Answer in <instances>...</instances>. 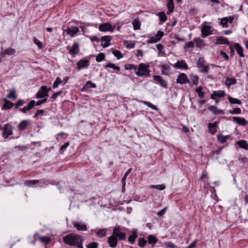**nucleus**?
<instances>
[{
    "instance_id": "10",
    "label": "nucleus",
    "mask_w": 248,
    "mask_h": 248,
    "mask_svg": "<svg viewBox=\"0 0 248 248\" xmlns=\"http://www.w3.org/2000/svg\"><path fill=\"white\" fill-rule=\"evenodd\" d=\"M99 30L101 31H113L115 29V27L112 26V25L108 23H103L100 24L99 26Z\"/></svg>"
},
{
    "instance_id": "18",
    "label": "nucleus",
    "mask_w": 248,
    "mask_h": 248,
    "mask_svg": "<svg viewBox=\"0 0 248 248\" xmlns=\"http://www.w3.org/2000/svg\"><path fill=\"white\" fill-rule=\"evenodd\" d=\"M118 239L113 234L110 236L108 239V242L109 246L111 248H115L117 245Z\"/></svg>"
},
{
    "instance_id": "56",
    "label": "nucleus",
    "mask_w": 248,
    "mask_h": 248,
    "mask_svg": "<svg viewBox=\"0 0 248 248\" xmlns=\"http://www.w3.org/2000/svg\"><path fill=\"white\" fill-rule=\"evenodd\" d=\"M95 87H96V85L94 83H93L91 81H88L85 84V86L84 87V88H94Z\"/></svg>"
},
{
    "instance_id": "7",
    "label": "nucleus",
    "mask_w": 248,
    "mask_h": 248,
    "mask_svg": "<svg viewBox=\"0 0 248 248\" xmlns=\"http://www.w3.org/2000/svg\"><path fill=\"white\" fill-rule=\"evenodd\" d=\"M211 26L206 25H203L202 27V37L205 38L207 36L212 34L211 31Z\"/></svg>"
},
{
    "instance_id": "12",
    "label": "nucleus",
    "mask_w": 248,
    "mask_h": 248,
    "mask_svg": "<svg viewBox=\"0 0 248 248\" xmlns=\"http://www.w3.org/2000/svg\"><path fill=\"white\" fill-rule=\"evenodd\" d=\"M79 51V46L78 43H75L72 47L69 49V53L73 57H75Z\"/></svg>"
},
{
    "instance_id": "50",
    "label": "nucleus",
    "mask_w": 248,
    "mask_h": 248,
    "mask_svg": "<svg viewBox=\"0 0 248 248\" xmlns=\"http://www.w3.org/2000/svg\"><path fill=\"white\" fill-rule=\"evenodd\" d=\"M150 187L152 188H155L159 190H162L165 188V186L164 185H151Z\"/></svg>"
},
{
    "instance_id": "25",
    "label": "nucleus",
    "mask_w": 248,
    "mask_h": 248,
    "mask_svg": "<svg viewBox=\"0 0 248 248\" xmlns=\"http://www.w3.org/2000/svg\"><path fill=\"white\" fill-rule=\"evenodd\" d=\"M234 47L236 49L237 53L239 54L241 57H244L245 56L243 53V48L238 43H235Z\"/></svg>"
},
{
    "instance_id": "11",
    "label": "nucleus",
    "mask_w": 248,
    "mask_h": 248,
    "mask_svg": "<svg viewBox=\"0 0 248 248\" xmlns=\"http://www.w3.org/2000/svg\"><path fill=\"white\" fill-rule=\"evenodd\" d=\"M153 78L155 81L159 83L163 87L165 88H167L168 87V82L165 80L162 77L157 75H154Z\"/></svg>"
},
{
    "instance_id": "47",
    "label": "nucleus",
    "mask_w": 248,
    "mask_h": 248,
    "mask_svg": "<svg viewBox=\"0 0 248 248\" xmlns=\"http://www.w3.org/2000/svg\"><path fill=\"white\" fill-rule=\"evenodd\" d=\"M105 58V55L103 53H100L96 56V61L97 62H101L104 60Z\"/></svg>"
},
{
    "instance_id": "9",
    "label": "nucleus",
    "mask_w": 248,
    "mask_h": 248,
    "mask_svg": "<svg viewBox=\"0 0 248 248\" xmlns=\"http://www.w3.org/2000/svg\"><path fill=\"white\" fill-rule=\"evenodd\" d=\"M12 126L10 124L5 125L2 130V136L4 138L6 139L9 136L12 134Z\"/></svg>"
},
{
    "instance_id": "23",
    "label": "nucleus",
    "mask_w": 248,
    "mask_h": 248,
    "mask_svg": "<svg viewBox=\"0 0 248 248\" xmlns=\"http://www.w3.org/2000/svg\"><path fill=\"white\" fill-rule=\"evenodd\" d=\"M217 122H215L214 123L208 124V130L209 132L212 135L214 134L217 132Z\"/></svg>"
},
{
    "instance_id": "15",
    "label": "nucleus",
    "mask_w": 248,
    "mask_h": 248,
    "mask_svg": "<svg viewBox=\"0 0 248 248\" xmlns=\"http://www.w3.org/2000/svg\"><path fill=\"white\" fill-rule=\"evenodd\" d=\"M35 105V102L34 100H31L28 105L26 107H24L23 108H20L19 111L21 112L26 113L28 111L33 108Z\"/></svg>"
},
{
    "instance_id": "37",
    "label": "nucleus",
    "mask_w": 248,
    "mask_h": 248,
    "mask_svg": "<svg viewBox=\"0 0 248 248\" xmlns=\"http://www.w3.org/2000/svg\"><path fill=\"white\" fill-rule=\"evenodd\" d=\"M39 239L41 242L44 243L45 244L49 243L51 241V239L47 236H41L39 237Z\"/></svg>"
},
{
    "instance_id": "60",
    "label": "nucleus",
    "mask_w": 248,
    "mask_h": 248,
    "mask_svg": "<svg viewBox=\"0 0 248 248\" xmlns=\"http://www.w3.org/2000/svg\"><path fill=\"white\" fill-rule=\"evenodd\" d=\"M156 48L159 51V53H161V54L164 53V51H163V46L161 44H157L156 45Z\"/></svg>"
},
{
    "instance_id": "6",
    "label": "nucleus",
    "mask_w": 248,
    "mask_h": 248,
    "mask_svg": "<svg viewBox=\"0 0 248 248\" xmlns=\"http://www.w3.org/2000/svg\"><path fill=\"white\" fill-rule=\"evenodd\" d=\"M176 83L181 84H185L190 83V81L186 74L185 73H181L178 75L176 79Z\"/></svg>"
},
{
    "instance_id": "3",
    "label": "nucleus",
    "mask_w": 248,
    "mask_h": 248,
    "mask_svg": "<svg viewBox=\"0 0 248 248\" xmlns=\"http://www.w3.org/2000/svg\"><path fill=\"white\" fill-rule=\"evenodd\" d=\"M197 67L201 69L202 73H208L210 68L208 66L205 65V62L203 58L200 57L197 62Z\"/></svg>"
},
{
    "instance_id": "42",
    "label": "nucleus",
    "mask_w": 248,
    "mask_h": 248,
    "mask_svg": "<svg viewBox=\"0 0 248 248\" xmlns=\"http://www.w3.org/2000/svg\"><path fill=\"white\" fill-rule=\"evenodd\" d=\"M202 88L201 86L195 89V92L198 93V96L201 98H203L204 96V93L202 92Z\"/></svg>"
},
{
    "instance_id": "59",
    "label": "nucleus",
    "mask_w": 248,
    "mask_h": 248,
    "mask_svg": "<svg viewBox=\"0 0 248 248\" xmlns=\"http://www.w3.org/2000/svg\"><path fill=\"white\" fill-rule=\"evenodd\" d=\"M62 91H60L58 92L55 93L52 95L51 98L52 99H53L54 100H55L58 97V96H59L60 95H61V94H62Z\"/></svg>"
},
{
    "instance_id": "27",
    "label": "nucleus",
    "mask_w": 248,
    "mask_h": 248,
    "mask_svg": "<svg viewBox=\"0 0 248 248\" xmlns=\"http://www.w3.org/2000/svg\"><path fill=\"white\" fill-rule=\"evenodd\" d=\"M217 44H227L230 45V42L228 41L227 38L225 37H219L217 38Z\"/></svg>"
},
{
    "instance_id": "61",
    "label": "nucleus",
    "mask_w": 248,
    "mask_h": 248,
    "mask_svg": "<svg viewBox=\"0 0 248 248\" xmlns=\"http://www.w3.org/2000/svg\"><path fill=\"white\" fill-rule=\"evenodd\" d=\"M44 112V110L43 109H38L34 114L33 117L36 118L40 114H42Z\"/></svg>"
},
{
    "instance_id": "45",
    "label": "nucleus",
    "mask_w": 248,
    "mask_h": 248,
    "mask_svg": "<svg viewBox=\"0 0 248 248\" xmlns=\"http://www.w3.org/2000/svg\"><path fill=\"white\" fill-rule=\"evenodd\" d=\"M124 45L127 48H133L135 46V44L134 43H133L131 41H127V40L124 41Z\"/></svg>"
},
{
    "instance_id": "31",
    "label": "nucleus",
    "mask_w": 248,
    "mask_h": 248,
    "mask_svg": "<svg viewBox=\"0 0 248 248\" xmlns=\"http://www.w3.org/2000/svg\"><path fill=\"white\" fill-rule=\"evenodd\" d=\"M230 138L229 135L223 136L222 135H218L217 136V139L219 142L222 144L225 143Z\"/></svg>"
},
{
    "instance_id": "35",
    "label": "nucleus",
    "mask_w": 248,
    "mask_h": 248,
    "mask_svg": "<svg viewBox=\"0 0 248 248\" xmlns=\"http://www.w3.org/2000/svg\"><path fill=\"white\" fill-rule=\"evenodd\" d=\"M107 229H101L98 230L96 233L97 236L99 237H103L106 236Z\"/></svg>"
},
{
    "instance_id": "43",
    "label": "nucleus",
    "mask_w": 248,
    "mask_h": 248,
    "mask_svg": "<svg viewBox=\"0 0 248 248\" xmlns=\"http://www.w3.org/2000/svg\"><path fill=\"white\" fill-rule=\"evenodd\" d=\"M134 29L135 30H139L140 27V21L138 19H135L132 22Z\"/></svg>"
},
{
    "instance_id": "63",
    "label": "nucleus",
    "mask_w": 248,
    "mask_h": 248,
    "mask_svg": "<svg viewBox=\"0 0 248 248\" xmlns=\"http://www.w3.org/2000/svg\"><path fill=\"white\" fill-rule=\"evenodd\" d=\"M241 112V110L240 108H235L232 112H230L232 114H240Z\"/></svg>"
},
{
    "instance_id": "1",
    "label": "nucleus",
    "mask_w": 248,
    "mask_h": 248,
    "mask_svg": "<svg viewBox=\"0 0 248 248\" xmlns=\"http://www.w3.org/2000/svg\"><path fill=\"white\" fill-rule=\"evenodd\" d=\"M63 242L70 246H76L78 248H83L84 239L82 236L75 233H69L62 237Z\"/></svg>"
},
{
    "instance_id": "62",
    "label": "nucleus",
    "mask_w": 248,
    "mask_h": 248,
    "mask_svg": "<svg viewBox=\"0 0 248 248\" xmlns=\"http://www.w3.org/2000/svg\"><path fill=\"white\" fill-rule=\"evenodd\" d=\"M134 64H125L124 68L125 70H133V66H134Z\"/></svg>"
},
{
    "instance_id": "48",
    "label": "nucleus",
    "mask_w": 248,
    "mask_h": 248,
    "mask_svg": "<svg viewBox=\"0 0 248 248\" xmlns=\"http://www.w3.org/2000/svg\"><path fill=\"white\" fill-rule=\"evenodd\" d=\"M226 84L229 86L231 85L235 84L236 83V79L233 78H226Z\"/></svg>"
},
{
    "instance_id": "41",
    "label": "nucleus",
    "mask_w": 248,
    "mask_h": 248,
    "mask_svg": "<svg viewBox=\"0 0 248 248\" xmlns=\"http://www.w3.org/2000/svg\"><path fill=\"white\" fill-rule=\"evenodd\" d=\"M228 21H229V19H228V17H223V18L221 19L220 22V24L222 26V27H225V28L228 27Z\"/></svg>"
},
{
    "instance_id": "22",
    "label": "nucleus",
    "mask_w": 248,
    "mask_h": 248,
    "mask_svg": "<svg viewBox=\"0 0 248 248\" xmlns=\"http://www.w3.org/2000/svg\"><path fill=\"white\" fill-rule=\"evenodd\" d=\"M225 95V93L224 91H214L213 93L211 94V98L212 99H215V97H223Z\"/></svg>"
},
{
    "instance_id": "46",
    "label": "nucleus",
    "mask_w": 248,
    "mask_h": 248,
    "mask_svg": "<svg viewBox=\"0 0 248 248\" xmlns=\"http://www.w3.org/2000/svg\"><path fill=\"white\" fill-rule=\"evenodd\" d=\"M16 53V50L12 48H8L5 49L3 54H5L8 55H12Z\"/></svg>"
},
{
    "instance_id": "4",
    "label": "nucleus",
    "mask_w": 248,
    "mask_h": 248,
    "mask_svg": "<svg viewBox=\"0 0 248 248\" xmlns=\"http://www.w3.org/2000/svg\"><path fill=\"white\" fill-rule=\"evenodd\" d=\"M113 235L116 237H118L119 240H124L126 238L125 234L121 231L120 228L118 226L114 227L113 230Z\"/></svg>"
},
{
    "instance_id": "2",
    "label": "nucleus",
    "mask_w": 248,
    "mask_h": 248,
    "mask_svg": "<svg viewBox=\"0 0 248 248\" xmlns=\"http://www.w3.org/2000/svg\"><path fill=\"white\" fill-rule=\"evenodd\" d=\"M150 65L147 63H141L136 75L139 77H149L150 76Z\"/></svg>"
},
{
    "instance_id": "32",
    "label": "nucleus",
    "mask_w": 248,
    "mask_h": 248,
    "mask_svg": "<svg viewBox=\"0 0 248 248\" xmlns=\"http://www.w3.org/2000/svg\"><path fill=\"white\" fill-rule=\"evenodd\" d=\"M147 242L153 245L155 244L157 242V238L154 235H149L148 236Z\"/></svg>"
},
{
    "instance_id": "64",
    "label": "nucleus",
    "mask_w": 248,
    "mask_h": 248,
    "mask_svg": "<svg viewBox=\"0 0 248 248\" xmlns=\"http://www.w3.org/2000/svg\"><path fill=\"white\" fill-rule=\"evenodd\" d=\"M194 46V42L190 41L188 42L186 46H185V48H191L193 47Z\"/></svg>"
},
{
    "instance_id": "17",
    "label": "nucleus",
    "mask_w": 248,
    "mask_h": 248,
    "mask_svg": "<svg viewBox=\"0 0 248 248\" xmlns=\"http://www.w3.org/2000/svg\"><path fill=\"white\" fill-rule=\"evenodd\" d=\"M174 68L178 69H187L188 66L184 60L181 61H177L176 63L173 65Z\"/></svg>"
},
{
    "instance_id": "58",
    "label": "nucleus",
    "mask_w": 248,
    "mask_h": 248,
    "mask_svg": "<svg viewBox=\"0 0 248 248\" xmlns=\"http://www.w3.org/2000/svg\"><path fill=\"white\" fill-rule=\"evenodd\" d=\"M24 104V101L22 99H20L14 106H15V108L17 109L19 106H23Z\"/></svg>"
},
{
    "instance_id": "24",
    "label": "nucleus",
    "mask_w": 248,
    "mask_h": 248,
    "mask_svg": "<svg viewBox=\"0 0 248 248\" xmlns=\"http://www.w3.org/2000/svg\"><path fill=\"white\" fill-rule=\"evenodd\" d=\"M138 237V235L137 234V230L135 229H133L132 230V233L130 235L128 239V241L131 244H133L136 239Z\"/></svg>"
},
{
    "instance_id": "54",
    "label": "nucleus",
    "mask_w": 248,
    "mask_h": 248,
    "mask_svg": "<svg viewBox=\"0 0 248 248\" xmlns=\"http://www.w3.org/2000/svg\"><path fill=\"white\" fill-rule=\"evenodd\" d=\"M112 53L118 59H120L123 57V55L122 53L117 50H114L112 52Z\"/></svg>"
},
{
    "instance_id": "52",
    "label": "nucleus",
    "mask_w": 248,
    "mask_h": 248,
    "mask_svg": "<svg viewBox=\"0 0 248 248\" xmlns=\"http://www.w3.org/2000/svg\"><path fill=\"white\" fill-rule=\"evenodd\" d=\"M33 41L34 43L40 49H41L43 47L42 42L38 40L36 37H33Z\"/></svg>"
},
{
    "instance_id": "51",
    "label": "nucleus",
    "mask_w": 248,
    "mask_h": 248,
    "mask_svg": "<svg viewBox=\"0 0 248 248\" xmlns=\"http://www.w3.org/2000/svg\"><path fill=\"white\" fill-rule=\"evenodd\" d=\"M107 67L112 68L114 70L118 71H120V68L119 66H116L115 64L110 63H108V64H107L105 66V68H107Z\"/></svg>"
},
{
    "instance_id": "29",
    "label": "nucleus",
    "mask_w": 248,
    "mask_h": 248,
    "mask_svg": "<svg viewBox=\"0 0 248 248\" xmlns=\"http://www.w3.org/2000/svg\"><path fill=\"white\" fill-rule=\"evenodd\" d=\"M167 7L168 10L167 12V14L168 15H169L170 14L173 12L174 9V4L173 0H169L167 3Z\"/></svg>"
},
{
    "instance_id": "8",
    "label": "nucleus",
    "mask_w": 248,
    "mask_h": 248,
    "mask_svg": "<svg viewBox=\"0 0 248 248\" xmlns=\"http://www.w3.org/2000/svg\"><path fill=\"white\" fill-rule=\"evenodd\" d=\"M164 35V32L162 31H158L157 34L154 36L151 37L150 39L147 41L148 44H153L156 43L160 41Z\"/></svg>"
},
{
    "instance_id": "57",
    "label": "nucleus",
    "mask_w": 248,
    "mask_h": 248,
    "mask_svg": "<svg viewBox=\"0 0 248 248\" xmlns=\"http://www.w3.org/2000/svg\"><path fill=\"white\" fill-rule=\"evenodd\" d=\"M191 80L194 85H197L198 84L199 78L196 75L192 76L191 77Z\"/></svg>"
},
{
    "instance_id": "34",
    "label": "nucleus",
    "mask_w": 248,
    "mask_h": 248,
    "mask_svg": "<svg viewBox=\"0 0 248 248\" xmlns=\"http://www.w3.org/2000/svg\"><path fill=\"white\" fill-rule=\"evenodd\" d=\"M147 243V241L145 240L144 238L140 237L138 239V245L142 248H143Z\"/></svg>"
},
{
    "instance_id": "5",
    "label": "nucleus",
    "mask_w": 248,
    "mask_h": 248,
    "mask_svg": "<svg viewBox=\"0 0 248 248\" xmlns=\"http://www.w3.org/2000/svg\"><path fill=\"white\" fill-rule=\"evenodd\" d=\"M50 89L47 88L46 86H43L36 94V97L38 99L43 98L48 95V92Z\"/></svg>"
},
{
    "instance_id": "33",
    "label": "nucleus",
    "mask_w": 248,
    "mask_h": 248,
    "mask_svg": "<svg viewBox=\"0 0 248 248\" xmlns=\"http://www.w3.org/2000/svg\"><path fill=\"white\" fill-rule=\"evenodd\" d=\"M237 144L240 147L246 150H248V144L246 141L244 140L238 141H237Z\"/></svg>"
},
{
    "instance_id": "21",
    "label": "nucleus",
    "mask_w": 248,
    "mask_h": 248,
    "mask_svg": "<svg viewBox=\"0 0 248 248\" xmlns=\"http://www.w3.org/2000/svg\"><path fill=\"white\" fill-rule=\"evenodd\" d=\"M162 74L169 76L170 73V67L168 64H163L161 66Z\"/></svg>"
},
{
    "instance_id": "16",
    "label": "nucleus",
    "mask_w": 248,
    "mask_h": 248,
    "mask_svg": "<svg viewBox=\"0 0 248 248\" xmlns=\"http://www.w3.org/2000/svg\"><path fill=\"white\" fill-rule=\"evenodd\" d=\"M89 61L86 59H81L77 63V69L80 70L82 68L88 67Z\"/></svg>"
},
{
    "instance_id": "20",
    "label": "nucleus",
    "mask_w": 248,
    "mask_h": 248,
    "mask_svg": "<svg viewBox=\"0 0 248 248\" xmlns=\"http://www.w3.org/2000/svg\"><path fill=\"white\" fill-rule=\"evenodd\" d=\"M232 120L234 122H236L240 125L245 126L248 123L247 120L245 118L242 117H233Z\"/></svg>"
},
{
    "instance_id": "44",
    "label": "nucleus",
    "mask_w": 248,
    "mask_h": 248,
    "mask_svg": "<svg viewBox=\"0 0 248 248\" xmlns=\"http://www.w3.org/2000/svg\"><path fill=\"white\" fill-rule=\"evenodd\" d=\"M228 100L229 102L232 104H238V105H241V101L240 100H238V99L233 98L230 96L228 97Z\"/></svg>"
},
{
    "instance_id": "39",
    "label": "nucleus",
    "mask_w": 248,
    "mask_h": 248,
    "mask_svg": "<svg viewBox=\"0 0 248 248\" xmlns=\"http://www.w3.org/2000/svg\"><path fill=\"white\" fill-rule=\"evenodd\" d=\"M63 82V81H62L61 78H60L59 77H57L56 78V80L55 81H54V82L53 83V88L54 89H55V88H57L59 85L60 84H62V83Z\"/></svg>"
},
{
    "instance_id": "40",
    "label": "nucleus",
    "mask_w": 248,
    "mask_h": 248,
    "mask_svg": "<svg viewBox=\"0 0 248 248\" xmlns=\"http://www.w3.org/2000/svg\"><path fill=\"white\" fill-rule=\"evenodd\" d=\"M158 15L159 16L160 22H164L167 20V18L164 12L158 13Z\"/></svg>"
},
{
    "instance_id": "13",
    "label": "nucleus",
    "mask_w": 248,
    "mask_h": 248,
    "mask_svg": "<svg viewBox=\"0 0 248 248\" xmlns=\"http://www.w3.org/2000/svg\"><path fill=\"white\" fill-rule=\"evenodd\" d=\"M79 31L78 27H74L73 29L67 28L66 30H64V32H66L68 35L71 37H74L76 34Z\"/></svg>"
},
{
    "instance_id": "28",
    "label": "nucleus",
    "mask_w": 248,
    "mask_h": 248,
    "mask_svg": "<svg viewBox=\"0 0 248 248\" xmlns=\"http://www.w3.org/2000/svg\"><path fill=\"white\" fill-rule=\"evenodd\" d=\"M3 101L4 102V103L3 105V108L4 109H9L12 108L14 105V103H12L6 99H3Z\"/></svg>"
},
{
    "instance_id": "38",
    "label": "nucleus",
    "mask_w": 248,
    "mask_h": 248,
    "mask_svg": "<svg viewBox=\"0 0 248 248\" xmlns=\"http://www.w3.org/2000/svg\"><path fill=\"white\" fill-rule=\"evenodd\" d=\"M194 42H195L196 46L197 47H199L204 45L203 41L199 37L195 38Z\"/></svg>"
},
{
    "instance_id": "30",
    "label": "nucleus",
    "mask_w": 248,
    "mask_h": 248,
    "mask_svg": "<svg viewBox=\"0 0 248 248\" xmlns=\"http://www.w3.org/2000/svg\"><path fill=\"white\" fill-rule=\"evenodd\" d=\"M208 109L213 112L215 114H223L224 112L222 110L217 109V108L213 106H210L208 107Z\"/></svg>"
},
{
    "instance_id": "55",
    "label": "nucleus",
    "mask_w": 248,
    "mask_h": 248,
    "mask_svg": "<svg viewBox=\"0 0 248 248\" xmlns=\"http://www.w3.org/2000/svg\"><path fill=\"white\" fill-rule=\"evenodd\" d=\"M130 172H131V169H129L126 171V172L124 174L123 177L122 178V183H124V185H125V181H126V177Z\"/></svg>"
},
{
    "instance_id": "26",
    "label": "nucleus",
    "mask_w": 248,
    "mask_h": 248,
    "mask_svg": "<svg viewBox=\"0 0 248 248\" xmlns=\"http://www.w3.org/2000/svg\"><path fill=\"white\" fill-rule=\"evenodd\" d=\"M29 124V122L28 121L22 120L18 125V128L20 131L24 130Z\"/></svg>"
},
{
    "instance_id": "19",
    "label": "nucleus",
    "mask_w": 248,
    "mask_h": 248,
    "mask_svg": "<svg viewBox=\"0 0 248 248\" xmlns=\"http://www.w3.org/2000/svg\"><path fill=\"white\" fill-rule=\"evenodd\" d=\"M73 225L78 231H85L87 230L86 225L81 222H75L73 223Z\"/></svg>"
},
{
    "instance_id": "53",
    "label": "nucleus",
    "mask_w": 248,
    "mask_h": 248,
    "mask_svg": "<svg viewBox=\"0 0 248 248\" xmlns=\"http://www.w3.org/2000/svg\"><path fill=\"white\" fill-rule=\"evenodd\" d=\"M98 243L96 242H93L86 245L87 248H97L98 247Z\"/></svg>"
},
{
    "instance_id": "49",
    "label": "nucleus",
    "mask_w": 248,
    "mask_h": 248,
    "mask_svg": "<svg viewBox=\"0 0 248 248\" xmlns=\"http://www.w3.org/2000/svg\"><path fill=\"white\" fill-rule=\"evenodd\" d=\"M142 103L145 104V105H146L147 106H148V107L151 108L152 109H154V110H158V108H157L156 106L154 105L153 104H152L151 103L149 102H147V101H142Z\"/></svg>"
},
{
    "instance_id": "36",
    "label": "nucleus",
    "mask_w": 248,
    "mask_h": 248,
    "mask_svg": "<svg viewBox=\"0 0 248 248\" xmlns=\"http://www.w3.org/2000/svg\"><path fill=\"white\" fill-rule=\"evenodd\" d=\"M7 97L8 98H13L14 99H16L17 95L16 91L14 89L10 90L9 94L7 95Z\"/></svg>"
},
{
    "instance_id": "14",
    "label": "nucleus",
    "mask_w": 248,
    "mask_h": 248,
    "mask_svg": "<svg viewBox=\"0 0 248 248\" xmlns=\"http://www.w3.org/2000/svg\"><path fill=\"white\" fill-rule=\"evenodd\" d=\"M111 36H104L101 38V46L104 47H107L110 45V41L111 40Z\"/></svg>"
}]
</instances>
